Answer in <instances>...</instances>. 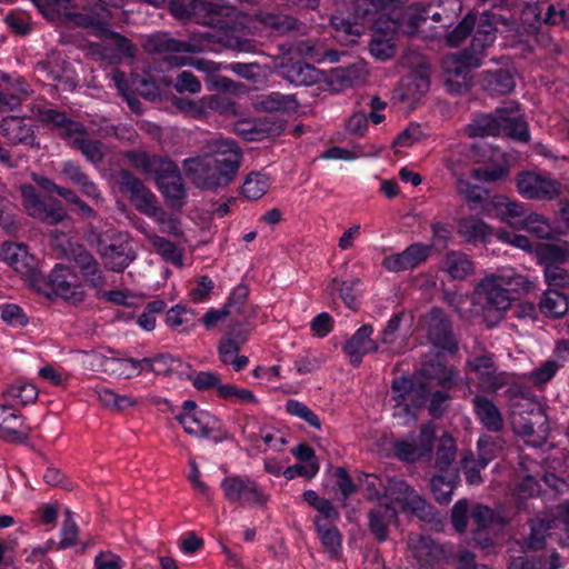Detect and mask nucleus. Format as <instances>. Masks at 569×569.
I'll use <instances>...</instances> for the list:
<instances>
[{
    "mask_svg": "<svg viewBox=\"0 0 569 569\" xmlns=\"http://www.w3.org/2000/svg\"><path fill=\"white\" fill-rule=\"evenodd\" d=\"M458 233L467 242H486L491 234L489 226L476 217H466L458 222Z\"/></svg>",
    "mask_w": 569,
    "mask_h": 569,
    "instance_id": "nucleus-45",
    "label": "nucleus"
},
{
    "mask_svg": "<svg viewBox=\"0 0 569 569\" xmlns=\"http://www.w3.org/2000/svg\"><path fill=\"white\" fill-rule=\"evenodd\" d=\"M457 446L455 439L443 433L439 439V445L436 451V468L440 473L448 475L453 469V462L456 460Z\"/></svg>",
    "mask_w": 569,
    "mask_h": 569,
    "instance_id": "nucleus-44",
    "label": "nucleus"
},
{
    "mask_svg": "<svg viewBox=\"0 0 569 569\" xmlns=\"http://www.w3.org/2000/svg\"><path fill=\"white\" fill-rule=\"evenodd\" d=\"M254 108L264 112H295L298 109V102L292 94H282L271 92L257 97Z\"/></svg>",
    "mask_w": 569,
    "mask_h": 569,
    "instance_id": "nucleus-38",
    "label": "nucleus"
},
{
    "mask_svg": "<svg viewBox=\"0 0 569 569\" xmlns=\"http://www.w3.org/2000/svg\"><path fill=\"white\" fill-rule=\"evenodd\" d=\"M506 24L493 12H482L479 17L468 13L462 21L450 31L446 41L451 47L460 46L468 36L472 34L471 44L460 54L448 56L443 60L447 89L456 94L467 91L471 86L470 69L480 66L498 32V26Z\"/></svg>",
    "mask_w": 569,
    "mask_h": 569,
    "instance_id": "nucleus-1",
    "label": "nucleus"
},
{
    "mask_svg": "<svg viewBox=\"0 0 569 569\" xmlns=\"http://www.w3.org/2000/svg\"><path fill=\"white\" fill-rule=\"evenodd\" d=\"M479 81L489 96H506L516 87L515 74L509 69L485 70Z\"/></svg>",
    "mask_w": 569,
    "mask_h": 569,
    "instance_id": "nucleus-29",
    "label": "nucleus"
},
{
    "mask_svg": "<svg viewBox=\"0 0 569 569\" xmlns=\"http://www.w3.org/2000/svg\"><path fill=\"white\" fill-rule=\"evenodd\" d=\"M398 510L388 503H380L368 513V527L378 541H386L388 538V526L397 520Z\"/></svg>",
    "mask_w": 569,
    "mask_h": 569,
    "instance_id": "nucleus-35",
    "label": "nucleus"
},
{
    "mask_svg": "<svg viewBox=\"0 0 569 569\" xmlns=\"http://www.w3.org/2000/svg\"><path fill=\"white\" fill-rule=\"evenodd\" d=\"M391 392L395 401L393 418L403 426L415 422L428 399L429 392L425 386L416 385L411 378L401 376L393 379Z\"/></svg>",
    "mask_w": 569,
    "mask_h": 569,
    "instance_id": "nucleus-5",
    "label": "nucleus"
},
{
    "mask_svg": "<svg viewBox=\"0 0 569 569\" xmlns=\"http://www.w3.org/2000/svg\"><path fill=\"white\" fill-rule=\"evenodd\" d=\"M491 203V210L496 209L503 219L520 218L525 212L522 204L511 201L505 196H493Z\"/></svg>",
    "mask_w": 569,
    "mask_h": 569,
    "instance_id": "nucleus-59",
    "label": "nucleus"
},
{
    "mask_svg": "<svg viewBox=\"0 0 569 569\" xmlns=\"http://www.w3.org/2000/svg\"><path fill=\"white\" fill-rule=\"evenodd\" d=\"M411 59L416 61L417 69L402 79L397 94L400 100L413 103L428 92L430 81L429 67L425 59L419 54L407 56L406 63L411 66Z\"/></svg>",
    "mask_w": 569,
    "mask_h": 569,
    "instance_id": "nucleus-22",
    "label": "nucleus"
},
{
    "mask_svg": "<svg viewBox=\"0 0 569 569\" xmlns=\"http://www.w3.org/2000/svg\"><path fill=\"white\" fill-rule=\"evenodd\" d=\"M413 557L421 566H432L445 557L442 546L437 543L430 536H419L411 540Z\"/></svg>",
    "mask_w": 569,
    "mask_h": 569,
    "instance_id": "nucleus-39",
    "label": "nucleus"
},
{
    "mask_svg": "<svg viewBox=\"0 0 569 569\" xmlns=\"http://www.w3.org/2000/svg\"><path fill=\"white\" fill-rule=\"evenodd\" d=\"M385 498L389 500L388 505L395 508L397 506L405 512H412L419 517L428 515L429 506L426 500L403 479L391 478Z\"/></svg>",
    "mask_w": 569,
    "mask_h": 569,
    "instance_id": "nucleus-21",
    "label": "nucleus"
},
{
    "mask_svg": "<svg viewBox=\"0 0 569 569\" xmlns=\"http://www.w3.org/2000/svg\"><path fill=\"white\" fill-rule=\"evenodd\" d=\"M249 289L246 284L239 283L230 292L227 302L223 305L231 316L244 312Z\"/></svg>",
    "mask_w": 569,
    "mask_h": 569,
    "instance_id": "nucleus-61",
    "label": "nucleus"
},
{
    "mask_svg": "<svg viewBox=\"0 0 569 569\" xmlns=\"http://www.w3.org/2000/svg\"><path fill=\"white\" fill-rule=\"evenodd\" d=\"M401 23L402 16L400 17V21H392L385 32L381 26V17L376 21L375 26L377 31L370 43V52L376 59L386 61L393 57L395 43L392 36L398 31H403V29L399 27Z\"/></svg>",
    "mask_w": 569,
    "mask_h": 569,
    "instance_id": "nucleus-28",
    "label": "nucleus"
},
{
    "mask_svg": "<svg viewBox=\"0 0 569 569\" xmlns=\"http://www.w3.org/2000/svg\"><path fill=\"white\" fill-rule=\"evenodd\" d=\"M458 479V469H453L448 475L439 473L432 477L431 491L439 503L447 505L451 501Z\"/></svg>",
    "mask_w": 569,
    "mask_h": 569,
    "instance_id": "nucleus-46",
    "label": "nucleus"
},
{
    "mask_svg": "<svg viewBox=\"0 0 569 569\" xmlns=\"http://www.w3.org/2000/svg\"><path fill=\"white\" fill-rule=\"evenodd\" d=\"M269 187L270 181L267 174L250 172L242 183L241 192L248 200H258L268 191Z\"/></svg>",
    "mask_w": 569,
    "mask_h": 569,
    "instance_id": "nucleus-53",
    "label": "nucleus"
},
{
    "mask_svg": "<svg viewBox=\"0 0 569 569\" xmlns=\"http://www.w3.org/2000/svg\"><path fill=\"white\" fill-rule=\"evenodd\" d=\"M423 373L428 379L436 380L442 387L453 385L457 377L456 370L441 361L426 365Z\"/></svg>",
    "mask_w": 569,
    "mask_h": 569,
    "instance_id": "nucleus-57",
    "label": "nucleus"
},
{
    "mask_svg": "<svg viewBox=\"0 0 569 569\" xmlns=\"http://www.w3.org/2000/svg\"><path fill=\"white\" fill-rule=\"evenodd\" d=\"M560 365L555 360H547L528 373V379L535 386L548 383L558 372Z\"/></svg>",
    "mask_w": 569,
    "mask_h": 569,
    "instance_id": "nucleus-62",
    "label": "nucleus"
},
{
    "mask_svg": "<svg viewBox=\"0 0 569 569\" xmlns=\"http://www.w3.org/2000/svg\"><path fill=\"white\" fill-rule=\"evenodd\" d=\"M557 527L556 516L552 515L550 509L538 513L530 520L529 547L535 550L542 548L549 531Z\"/></svg>",
    "mask_w": 569,
    "mask_h": 569,
    "instance_id": "nucleus-37",
    "label": "nucleus"
},
{
    "mask_svg": "<svg viewBox=\"0 0 569 569\" xmlns=\"http://www.w3.org/2000/svg\"><path fill=\"white\" fill-rule=\"evenodd\" d=\"M211 37H212L211 34H206L204 39L201 41H197V40L179 41V40L169 38L166 34H157V36L151 37L148 40L147 48L150 51L168 54L167 60L176 67L191 66L199 71H202L206 73H213L219 70V67L217 63H214L212 61H208L204 59H193L190 57H171L170 56L172 53H181V52L197 53V52L206 51L208 47L204 43V40H208Z\"/></svg>",
    "mask_w": 569,
    "mask_h": 569,
    "instance_id": "nucleus-4",
    "label": "nucleus"
},
{
    "mask_svg": "<svg viewBox=\"0 0 569 569\" xmlns=\"http://www.w3.org/2000/svg\"><path fill=\"white\" fill-rule=\"evenodd\" d=\"M0 258L18 272L24 273L29 270L27 248L22 244L3 243L0 250Z\"/></svg>",
    "mask_w": 569,
    "mask_h": 569,
    "instance_id": "nucleus-49",
    "label": "nucleus"
},
{
    "mask_svg": "<svg viewBox=\"0 0 569 569\" xmlns=\"http://www.w3.org/2000/svg\"><path fill=\"white\" fill-rule=\"evenodd\" d=\"M462 11L460 0H442L438 7L432 4L415 6L407 9L402 16V23L399 26L406 33H413L427 19L435 22L450 24Z\"/></svg>",
    "mask_w": 569,
    "mask_h": 569,
    "instance_id": "nucleus-8",
    "label": "nucleus"
},
{
    "mask_svg": "<svg viewBox=\"0 0 569 569\" xmlns=\"http://www.w3.org/2000/svg\"><path fill=\"white\" fill-rule=\"evenodd\" d=\"M386 8V0H355L352 3L355 21L351 22L342 17L333 16L332 27L338 36H345L347 41L353 42L363 32V26L358 20H365Z\"/></svg>",
    "mask_w": 569,
    "mask_h": 569,
    "instance_id": "nucleus-13",
    "label": "nucleus"
},
{
    "mask_svg": "<svg viewBox=\"0 0 569 569\" xmlns=\"http://www.w3.org/2000/svg\"><path fill=\"white\" fill-rule=\"evenodd\" d=\"M516 186L519 194L529 200L550 201L562 193L560 184L556 180L532 171L519 172Z\"/></svg>",
    "mask_w": 569,
    "mask_h": 569,
    "instance_id": "nucleus-14",
    "label": "nucleus"
},
{
    "mask_svg": "<svg viewBox=\"0 0 569 569\" xmlns=\"http://www.w3.org/2000/svg\"><path fill=\"white\" fill-rule=\"evenodd\" d=\"M224 499L236 507L260 508L269 501V495L259 483L246 475L224 477L220 483Z\"/></svg>",
    "mask_w": 569,
    "mask_h": 569,
    "instance_id": "nucleus-7",
    "label": "nucleus"
},
{
    "mask_svg": "<svg viewBox=\"0 0 569 569\" xmlns=\"http://www.w3.org/2000/svg\"><path fill=\"white\" fill-rule=\"evenodd\" d=\"M368 70L365 62H358L347 68H337L332 71L331 81L340 88H348L363 82Z\"/></svg>",
    "mask_w": 569,
    "mask_h": 569,
    "instance_id": "nucleus-48",
    "label": "nucleus"
},
{
    "mask_svg": "<svg viewBox=\"0 0 569 569\" xmlns=\"http://www.w3.org/2000/svg\"><path fill=\"white\" fill-rule=\"evenodd\" d=\"M471 403L477 418L488 431L499 432L503 429L502 415L492 400L478 395L472 398Z\"/></svg>",
    "mask_w": 569,
    "mask_h": 569,
    "instance_id": "nucleus-31",
    "label": "nucleus"
},
{
    "mask_svg": "<svg viewBox=\"0 0 569 569\" xmlns=\"http://www.w3.org/2000/svg\"><path fill=\"white\" fill-rule=\"evenodd\" d=\"M119 179L121 191L129 196L139 212L148 217L158 213L157 196L139 178L128 170H122Z\"/></svg>",
    "mask_w": 569,
    "mask_h": 569,
    "instance_id": "nucleus-19",
    "label": "nucleus"
},
{
    "mask_svg": "<svg viewBox=\"0 0 569 569\" xmlns=\"http://www.w3.org/2000/svg\"><path fill=\"white\" fill-rule=\"evenodd\" d=\"M359 284L360 281L359 279L356 278L342 282H339L338 279H333L331 283L328 286V291L331 295L335 292H339V296L345 302V305L349 309L356 310L359 305Z\"/></svg>",
    "mask_w": 569,
    "mask_h": 569,
    "instance_id": "nucleus-52",
    "label": "nucleus"
},
{
    "mask_svg": "<svg viewBox=\"0 0 569 569\" xmlns=\"http://www.w3.org/2000/svg\"><path fill=\"white\" fill-rule=\"evenodd\" d=\"M31 432L24 419L8 402L0 405V438L10 442H23Z\"/></svg>",
    "mask_w": 569,
    "mask_h": 569,
    "instance_id": "nucleus-26",
    "label": "nucleus"
},
{
    "mask_svg": "<svg viewBox=\"0 0 569 569\" xmlns=\"http://www.w3.org/2000/svg\"><path fill=\"white\" fill-rule=\"evenodd\" d=\"M440 269L451 280H465L475 273V263L465 252L451 250L443 256Z\"/></svg>",
    "mask_w": 569,
    "mask_h": 569,
    "instance_id": "nucleus-32",
    "label": "nucleus"
},
{
    "mask_svg": "<svg viewBox=\"0 0 569 569\" xmlns=\"http://www.w3.org/2000/svg\"><path fill=\"white\" fill-rule=\"evenodd\" d=\"M181 108L193 117H203L210 113H236L234 104L229 98L221 94L207 96L197 100H181Z\"/></svg>",
    "mask_w": 569,
    "mask_h": 569,
    "instance_id": "nucleus-27",
    "label": "nucleus"
},
{
    "mask_svg": "<svg viewBox=\"0 0 569 569\" xmlns=\"http://www.w3.org/2000/svg\"><path fill=\"white\" fill-rule=\"evenodd\" d=\"M117 365L119 369H122L121 375H123L124 378L138 376L143 370L163 376H171L173 373L182 375L183 372L180 369L184 366L180 359L169 353H160L141 360L133 358L118 359Z\"/></svg>",
    "mask_w": 569,
    "mask_h": 569,
    "instance_id": "nucleus-11",
    "label": "nucleus"
},
{
    "mask_svg": "<svg viewBox=\"0 0 569 569\" xmlns=\"http://www.w3.org/2000/svg\"><path fill=\"white\" fill-rule=\"evenodd\" d=\"M39 119L58 128L63 127L68 136L72 138V142H84L82 124L69 121L64 113L52 108H43L39 110Z\"/></svg>",
    "mask_w": 569,
    "mask_h": 569,
    "instance_id": "nucleus-40",
    "label": "nucleus"
},
{
    "mask_svg": "<svg viewBox=\"0 0 569 569\" xmlns=\"http://www.w3.org/2000/svg\"><path fill=\"white\" fill-rule=\"evenodd\" d=\"M1 319L14 328H23L28 325L29 318L23 309L14 303H4L0 306Z\"/></svg>",
    "mask_w": 569,
    "mask_h": 569,
    "instance_id": "nucleus-60",
    "label": "nucleus"
},
{
    "mask_svg": "<svg viewBox=\"0 0 569 569\" xmlns=\"http://www.w3.org/2000/svg\"><path fill=\"white\" fill-rule=\"evenodd\" d=\"M567 297L556 289L546 290L539 301V310L547 317L560 318L568 312Z\"/></svg>",
    "mask_w": 569,
    "mask_h": 569,
    "instance_id": "nucleus-43",
    "label": "nucleus"
},
{
    "mask_svg": "<svg viewBox=\"0 0 569 569\" xmlns=\"http://www.w3.org/2000/svg\"><path fill=\"white\" fill-rule=\"evenodd\" d=\"M463 132L469 139L510 138L527 142L530 138L527 121L517 101L503 102L491 113L477 114Z\"/></svg>",
    "mask_w": 569,
    "mask_h": 569,
    "instance_id": "nucleus-3",
    "label": "nucleus"
},
{
    "mask_svg": "<svg viewBox=\"0 0 569 569\" xmlns=\"http://www.w3.org/2000/svg\"><path fill=\"white\" fill-rule=\"evenodd\" d=\"M150 241L156 253H158L166 262H169L178 268L183 267V253L172 241L158 234H149Z\"/></svg>",
    "mask_w": 569,
    "mask_h": 569,
    "instance_id": "nucleus-47",
    "label": "nucleus"
},
{
    "mask_svg": "<svg viewBox=\"0 0 569 569\" xmlns=\"http://www.w3.org/2000/svg\"><path fill=\"white\" fill-rule=\"evenodd\" d=\"M47 287L50 293L71 303H80L86 297L78 273L70 267L57 264L49 273Z\"/></svg>",
    "mask_w": 569,
    "mask_h": 569,
    "instance_id": "nucleus-12",
    "label": "nucleus"
},
{
    "mask_svg": "<svg viewBox=\"0 0 569 569\" xmlns=\"http://www.w3.org/2000/svg\"><path fill=\"white\" fill-rule=\"evenodd\" d=\"M478 458H473L472 453L465 455L461 465L469 485L478 486L482 482L480 475L488 463L495 458L496 445L489 438H480L478 440Z\"/></svg>",
    "mask_w": 569,
    "mask_h": 569,
    "instance_id": "nucleus-25",
    "label": "nucleus"
},
{
    "mask_svg": "<svg viewBox=\"0 0 569 569\" xmlns=\"http://www.w3.org/2000/svg\"><path fill=\"white\" fill-rule=\"evenodd\" d=\"M390 479V477L363 472L358 477V486L367 500L378 501L388 493Z\"/></svg>",
    "mask_w": 569,
    "mask_h": 569,
    "instance_id": "nucleus-41",
    "label": "nucleus"
},
{
    "mask_svg": "<svg viewBox=\"0 0 569 569\" xmlns=\"http://www.w3.org/2000/svg\"><path fill=\"white\" fill-rule=\"evenodd\" d=\"M78 525L73 520L72 512L70 510H67L66 518L63 520L62 528L60 531V541L58 543L57 549L62 550L74 546L78 540Z\"/></svg>",
    "mask_w": 569,
    "mask_h": 569,
    "instance_id": "nucleus-58",
    "label": "nucleus"
},
{
    "mask_svg": "<svg viewBox=\"0 0 569 569\" xmlns=\"http://www.w3.org/2000/svg\"><path fill=\"white\" fill-rule=\"evenodd\" d=\"M2 396L11 408L16 405L27 406L37 400L38 389L32 383L18 381L8 386Z\"/></svg>",
    "mask_w": 569,
    "mask_h": 569,
    "instance_id": "nucleus-42",
    "label": "nucleus"
},
{
    "mask_svg": "<svg viewBox=\"0 0 569 569\" xmlns=\"http://www.w3.org/2000/svg\"><path fill=\"white\" fill-rule=\"evenodd\" d=\"M236 132L248 141L271 138L282 131V124L266 119H243L236 123Z\"/></svg>",
    "mask_w": 569,
    "mask_h": 569,
    "instance_id": "nucleus-30",
    "label": "nucleus"
},
{
    "mask_svg": "<svg viewBox=\"0 0 569 569\" xmlns=\"http://www.w3.org/2000/svg\"><path fill=\"white\" fill-rule=\"evenodd\" d=\"M46 7L59 16L70 20L77 26L94 28L99 31H106L110 19L109 10L101 4V0L94 6L90 13L73 12L70 7V0H44Z\"/></svg>",
    "mask_w": 569,
    "mask_h": 569,
    "instance_id": "nucleus-15",
    "label": "nucleus"
},
{
    "mask_svg": "<svg viewBox=\"0 0 569 569\" xmlns=\"http://www.w3.org/2000/svg\"><path fill=\"white\" fill-rule=\"evenodd\" d=\"M288 78L297 86H309L318 79V72L309 64L297 63L288 70Z\"/></svg>",
    "mask_w": 569,
    "mask_h": 569,
    "instance_id": "nucleus-63",
    "label": "nucleus"
},
{
    "mask_svg": "<svg viewBox=\"0 0 569 569\" xmlns=\"http://www.w3.org/2000/svg\"><path fill=\"white\" fill-rule=\"evenodd\" d=\"M23 207L34 219L56 226L67 218L66 211L53 199H42L31 184L21 187Z\"/></svg>",
    "mask_w": 569,
    "mask_h": 569,
    "instance_id": "nucleus-16",
    "label": "nucleus"
},
{
    "mask_svg": "<svg viewBox=\"0 0 569 569\" xmlns=\"http://www.w3.org/2000/svg\"><path fill=\"white\" fill-rule=\"evenodd\" d=\"M228 331L218 346L219 359L223 365H229L238 356L241 346L247 341L248 332L242 328L241 321Z\"/></svg>",
    "mask_w": 569,
    "mask_h": 569,
    "instance_id": "nucleus-36",
    "label": "nucleus"
},
{
    "mask_svg": "<svg viewBox=\"0 0 569 569\" xmlns=\"http://www.w3.org/2000/svg\"><path fill=\"white\" fill-rule=\"evenodd\" d=\"M435 437V426L431 422L422 425L418 436L410 435L407 438L395 441L393 453L403 462L430 459L433 451Z\"/></svg>",
    "mask_w": 569,
    "mask_h": 569,
    "instance_id": "nucleus-9",
    "label": "nucleus"
},
{
    "mask_svg": "<svg viewBox=\"0 0 569 569\" xmlns=\"http://www.w3.org/2000/svg\"><path fill=\"white\" fill-rule=\"evenodd\" d=\"M457 190L470 210H480L485 214H491V197L486 188L472 184L466 179H458Z\"/></svg>",
    "mask_w": 569,
    "mask_h": 569,
    "instance_id": "nucleus-34",
    "label": "nucleus"
},
{
    "mask_svg": "<svg viewBox=\"0 0 569 569\" xmlns=\"http://www.w3.org/2000/svg\"><path fill=\"white\" fill-rule=\"evenodd\" d=\"M158 189L169 207L181 209L187 199V188L178 166L168 160L154 177Z\"/></svg>",
    "mask_w": 569,
    "mask_h": 569,
    "instance_id": "nucleus-18",
    "label": "nucleus"
},
{
    "mask_svg": "<svg viewBox=\"0 0 569 569\" xmlns=\"http://www.w3.org/2000/svg\"><path fill=\"white\" fill-rule=\"evenodd\" d=\"M496 277L508 289V292L527 293L533 287V281L527 276L516 272L513 269H506L496 274Z\"/></svg>",
    "mask_w": 569,
    "mask_h": 569,
    "instance_id": "nucleus-55",
    "label": "nucleus"
},
{
    "mask_svg": "<svg viewBox=\"0 0 569 569\" xmlns=\"http://www.w3.org/2000/svg\"><path fill=\"white\" fill-rule=\"evenodd\" d=\"M423 325L429 341L438 349L453 353L458 350L450 320L440 308H432L425 317Z\"/></svg>",
    "mask_w": 569,
    "mask_h": 569,
    "instance_id": "nucleus-20",
    "label": "nucleus"
},
{
    "mask_svg": "<svg viewBox=\"0 0 569 569\" xmlns=\"http://www.w3.org/2000/svg\"><path fill=\"white\" fill-rule=\"evenodd\" d=\"M316 531L321 545L330 557H336L341 551V535L335 523H321L315 520Z\"/></svg>",
    "mask_w": 569,
    "mask_h": 569,
    "instance_id": "nucleus-50",
    "label": "nucleus"
},
{
    "mask_svg": "<svg viewBox=\"0 0 569 569\" xmlns=\"http://www.w3.org/2000/svg\"><path fill=\"white\" fill-rule=\"evenodd\" d=\"M471 157L477 162L488 166L471 170V177L480 181L493 182L509 172L517 157L513 152L502 150L498 144H470Z\"/></svg>",
    "mask_w": 569,
    "mask_h": 569,
    "instance_id": "nucleus-6",
    "label": "nucleus"
},
{
    "mask_svg": "<svg viewBox=\"0 0 569 569\" xmlns=\"http://www.w3.org/2000/svg\"><path fill=\"white\" fill-rule=\"evenodd\" d=\"M466 369L478 379V386L483 392L496 393L509 382V373L499 371L496 357L491 352L469 358Z\"/></svg>",
    "mask_w": 569,
    "mask_h": 569,
    "instance_id": "nucleus-10",
    "label": "nucleus"
},
{
    "mask_svg": "<svg viewBox=\"0 0 569 569\" xmlns=\"http://www.w3.org/2000/svg\"><path fill=\"white\" fill-rule=\"evenodd\" d=\"M432 246L421 242L412 243L403 250L410 269L417 268L431 256Z\"/></svg>",
    "mask_w": 569,
    "mask_h": 569,
    "instance_id": "nucleus-64",
    "label": "nucleus"
},
{
    "mask_svg": "<svg viewBox=\"0 0 569 569\" xmlns=\"http://www.w3.org/2000/svg\"><path fill=\"white\" fill-rule=\"evenodd\" d=\"M176 419L183 427L184 431L196 437H208L217 425L216 418L206 410L192 413H178Z\"/></svg>",
    "mask_w": 569,
    "mask_h": 569,
    "instance_id": "nucleus-33",
    "label": "nucleus"
},
{
    "mask_svg": "<svg viewBox=\"0 0 569 569\" xmlns=\"http://www.w3.org/2000/svg\"><path fill=\"white\" fill-rule=\"evenodd\" d=\"M476 292L483 298L485 308L497 311L499 318L511 307L512 298L496 274L485 277L477 284Z\"/></svg>",
    "mask_w": 569,
    "mask_h": 569,
    "instance_id": "nucleus-24",
    "label": "nucleus"
},
{
    "mask_svg": "<svg viewBox=\"0 0 569 569\" xmlns=\"http://www.w3.org/2000/svg\"><path fill=\"white\" fill-rule=\"evenodd\" d=\"M128 159L134 168L140 169L144 173L154 174V177L161 170L162 164L168 161L166 158L151 157L142 151L129 152Z\"/></svg>",
    "mask_w": 569,
    "mask_h": 569,
    "instance_id": "nucleus-56",
    "label": "nucleus"
},
{
    "mask_svg": "<svg viewBox=\"0 0 569 569\" xmlns=\"http://www.w3.org/2000/svg\"><path fill=\"white\" fill-rule=\"evenodd\" d=\"M242 161L243 153L238 144H219L213 152L184 159L182 169L197 189L214 192L236 180Z\"/></svg>",
    "mask_w": 569,
    "mask_h": 569,
    "instance_id": "nucleus-2",
    "label": "nucleus"
},
{
    "mask_svg": "<svg viewBox=\"0 0 569 569\" xmlns=\"http://www.w3.org/2000/svg\"><path fill=\"white\" fill-rule=\"evenodd\" d=\"M373 331L372 325H362L342 346L351 366L359 367L365 356L379 351L380 342L372 339Z\"/></svg>",
    "mask_w": 569,
    "mask_h": 569,
    "instance_id": "nucleus-23",
    "label": "nucleus"
},
{
    "mask_svg": "<svg viewBox=\"0 0 569 569\" xmlns=\"http://www.w3.org/2000/svg\"><path fill=\"white\" fill-rule=\"evenodd\" d=\"M406 317L405 311L395 313L387 322L385 328L379 332V342L389 350H395L401 338L400 326Z\"/></svg>",
    "mask_w": 569,
    "mask_h": 569,
    "instance_id": "nucleus-54",
    "label": "nucleus"
},
{
    "mask_svg": "<svg viewBox=\"0 0 569 569\" xmlns=\"http://www.w3.org/2000/svg\"><path fill=\"white\" fill-rule=\"evenodd\" d=\"M538 263L545 268L548 266H562L569 260V247L555 243H546L537 251Z\"/></svg>",
    "mask_w": 569,
    "mask_h": 569,
    "instance_id": "nucleus-51",
    "label": "nucleus"
},
{
    "mask_svg": "<svg viewBox=\"0 0 569 569\" xmlns=\"http://www.w3.org/2000/svg\"><path fill=\"white\" fill-rule=\"evenodd\" d=\"M98 250L106 267L114 272L123 271L136 259V252L127 234L112 236L109 241L99 240Z\"/></svg>",
    "mask_w": 569,
    "mask_h": 569,
    "instance_id": "nucleus-17",
    "label": "nucleus"
}]
</instances>
